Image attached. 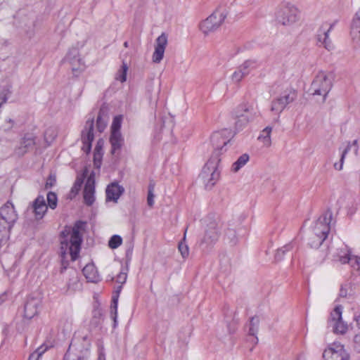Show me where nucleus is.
Returning a JSON list of instances; mask_svg holds the SVG:
<instances>
[{"label":"nucleus","mask_w":360,"mask_h":360,"mask_svg":"<svg viewBox=\"0 0 360 360\" xmlns=\"http://www.w3.org/2000/svg\"><path fill=\"white\" fill-rule=\"evenodd\" d=\"M84 223L77 221L72 227H65L61 233L60 255L63 269L67 268L68 261V255H70L72 261L76 260L79 254L82 242V231L84 230Z\"/></svg>","instance_id":"f257e3e1"},{"label":"nucleus","mask_w":360,"mask_h":360,"mask_svg":"<svg viewBox=\"0 0 360 360\" xmlns=\"http://www.w3.org/2000/svg\"><path fill=\"white\" fill-rule=\"evenodd\" d=\"M331 220L332 213L327 211L315 221L307 239L311 248H318L326 240L330 229Z\"/></svg>","instance_id":"f03ea898"},{"label":"nucleus","mask_w":360,"mask_h":360,"mask_svg":"<svg viewBox=\"0 0 360 360\" xmlns=\"http://www.w3.org/2000/svg\"><path fill=\"white\" fill-rule=\"evenodd\" d=\"M91 337L89 334L76 335L69 346L67 354L78 360H86L90 356Z\"/></svg>","instance_id":"7ed1b4c3"},{"label":"nucleus","mask_w":360,"mask_h":360,"mask_svg":"<svg viewBox=\"0 0 360 360\" xmlns=\"http://www.w3.org/2000/svg\"><path fill=\"white\" fill-rule=\"evenodd\" d=\"M219 162V158L210 160L202 168L200 177L207 188H211L219 179L220 172L218 169Z\"/></svg>","instance_id":"20e7f679"},{"label":"nucleus","mask_w":360,"mask_h":360,"mask_svg":"<svg viewBox=\"0 0 360 360\" xmlns=\"http://www.w3.org/2000/svg\"><path fill=\"white\" fill-rule=\"evenodd\" d=\"M18 219V214L14 205L7 202L0 209V226L4 229V234L8 237L10 231Z\"/></svg>","instance_id":"39448f33"},{"label":"nucleus","mask_w":360,"mask_h":360,"mask_svg":"<svg viewBox=\"0 0 360 360\" xmlns=\"http://www.w3.org/2000/svg\"><path fill=\"white\" fill-rule=\"evenodd\" d=\"M332 76L324 71L318 72L314 79L311 88L314 95L323 96L324 99L332 87Z\"/></svg>","instance_id":"423d86ee"},{"label":"nucleus","mask_w":360,"mask_h":360,"mask_svg":"<svg viewBox=\"0 0 360 360\" xmlns=\"http://www.w3.org/2000/svg\"><path fill=\"white\" fill-rule=\"evenodd\" d=\"M297 97V92L292 87L285 89L280 96L271 102V110L276 114H280L285 108L292 103Z\"/></svg>","instance_id":"0eeeda50"},{"label":"nucleus","mask_w":360,"mask_h":360,"mask_svg":"<svg viewBox=\"0 0 360 360\" xmlns=\"http://www.w3.org/2000/svg\"><path fill=\"white\" fill-rule=\"evenodd\" d=\"M63 60L70 64L72 72L75 77L80 75L86 68L85 63L80 57L77 48H71Z\"/></svg>","instance_id":"6e6552de"},{"label":"nucleus","mask_w":360,"mask_h":360,"mask_svg":"<svg viewBox=\"0 0 360 360\" xmlns=\"http://www.w3.org/2000/svg\"><path fill=\"white\" fill-rule=\"evenodd\" d=\"M226 15L219 11H214L200 24V30L205 34L218 29L224 22Z\"/></svg>","instance_id":"1a4fd4ad"},{"label":"nucleus","mask_w":360,"mask_h":360,"mask_svg":"<svg viewBox=\"0 0 360 360\" xmlns=\"http://www.w3.org/2000/svg\"><path fill=\"white\" fill-rule=\"evenodd\" d=\"M233 114L235 117L246 118L248 122H252L260 115L258 108L248 102L239 104L234 109Z\"/></svg>","instance_id":"9d476101"},{"label":"nucleus","mask_w":360,"mask_h":360,"mask_svg":"<svg viewBox=\"0 0 360 360\" xmlns=\"http://www.w3.org/2000/svg\"><path fill=\"white\" fill-rule=\"evenodd\" d=\"M324 360H349V355L340 343L330 345L323 352Z\"/></svg>","instance_id":"9b49d317"},{"label":"nucleus","mask_w":360,"mask_h":360,"mask_svg":"<svg viewBox=\"0 0 360 360\" xmlns=\"http://www.w3.org/2000/svg\"><path fill=\"white\" fill-rule=\"evenodd\" d=\"M221 224L219 221H212L207 225L205 236L202 240L201 244L211 245L215 243L219 237Z\"/></svg>","instance_id":"f8f14e48"},{"label":"nucleus","mask_w":360,"mask_h":360,"mask_svg":"<svg viewBox=\"0 0 360 360\" xmlns=\"http://www.w3.org/2000/svg\"><path fill=\"white\" fill-rule=\"evenodd\" d=\"M298 19V11L293 6H287L281 8L277 15V20L283 25H288Z\"/></svg>","instance_id":"ddd939ff"},{"label":"nucleus","mask_w":360,"mask_h":360,"mask_svg":"<svg viewBox=\"0 0 360 360\" xmlns=\"http://www.w3.org/2000/svg\"><path fill=\"white\" fill-rule=\"evenodd\" d=\"M342 307L338 306L330 314V324L335 333L344 334L347 330V325L342 319Z\"/></svg>","instance_id":"4468645a"},{"label":"nucleus","mask_w":360,"mask_h":360,"mask_svg":"<svg viewBox=\"0 0 360 360\" xmlns=\"http://www.w3.org/2000/svg\"><path fill=\"white\" fill-rule=\"evenodd\" d=\"M337 21L328 25L327 22L323 23L319 29L317 39L321 45L323 46L327 50L330 51L333 49V44L329 39V33L334 27Z\"/></svg>","instance_id":"2eb2a0df"},{"label":"nucleus","mask_w":360,"mask_h":360,"mask_svg":"<svg viewBox=\"0 0 360 360\" xmlns=\"http://www.w3.org/2000/svg\"><path fill=\"white\" fill-rule=\"evenodd\" d=\"M167 44V36L165 33H162L155 41V51L153 54V61L159 63L164 57V53Z\"/></svg>","instance_id":"dca6fc26"},{"label":"nucleus","mask_w":360,"mask_h":360,"mask_svg":"<svg viewBox=\"0 0 360 360\" xmlns=\"http://www.w3.org/2000/svg\"><path fill=\"white\" fill-rule=\"evenodd\" d=\"M41 302V300L39 297H28L24 307V317L31 319L35 316L38 314Z\"/></svg>","instance_id":"f3484780"},{"label":"nucleus","mask_w":360,"mask_h":360,"mask_svg":"<svg viewBox=\"0 0 360 360\" xmlns=\"http://www.w3.org/2000/svg\"><path fill=\"white\" fill-rule=\"evenodd\" d=\"M84 200L86 205H91L95 201V181L89 176L86 181L84 189Z\"/></svg>","instance_id":"a211bd4d"},{"label":"nucleus","mask_w":360,"mask_h":360,"mask_svg":"<svg viewBox=\"0 0 360 360\" xmlns=\"http://www.w3.org/2000/svg\"><path fill=\"white\" fill-rule=\"evenodd\" d=\"M109 109L107 105L103 104L98 111L96 117V131L101 134L105 129L108 119H109Z\"/></svg>","instance_id":"6ab92c4d"},{"label":"nucleus","mask_w":360,"mask_h":360,"mask_svg":"<svg viewBox=\"0 0 360 360\" xmlns=\"http://www.w3.org/2000/svg\"><path fill=\"white\" fill-rule=\"evenodd\" d=\"M48 209L45 199L43 196H38L32 202V210L37 220L41 219L45 215Z\"/></svg>","instance_id":"aec40b11"},{"label":"nucleus","mask_w":360,"mask_h":360,"mask_svg":"<svg viewBox=\"0 0 360 360\" xmlns=\"http://www.w3.org/2000/svg\"><path fill=\"white\" fill-rule=\"evenodd\" d=\"M350 35L353 42L356 45L360 46V8L353 18Z\"/></svg>","instance_id":"412c9836"},{"label":"nucleus","mask_w":360,"mask_h":360,"mask_svg":"<svg viewBox=\"0 0 360 360\" xmlns=\"http://www.w3.org/2000/svg\"><path fill=\"white\" fill-rule=\"evenodd\" d=\"M211 142L214 151L222 153L226 151L231 144V139H228V136H212Z\"/></svg>","instance_id":"4be33fe9"},{"label":"nucleus","mask_w":360,"mask_h":360,"mask_svg":"<svg viewBox=\"0 0 360 360\" xmlns=\"http://www.w3.org/2000/svg\"><path fill=\"white\" fill-rule=\"evenodd\" d=\"M358 148H359V147H358V145H357V141L356 140L354 141L351 143H347L346 147L342 149L340 161L337 162H334V164H333L334 169L338 170V171L342 170V168H343L344 160H345L346 154L349 150H352L354 152V155H356L357 153H358Z\"/></svg>","instance_id":"5701e85b"},{"label":"nucleus","mask_w":360,"mask_h":360,"mask_svg":"<svg viewBox=\"0 0 360 360\" xmlns=\"http://www.w3.org/2000/svg\"><path fill=\"white\" fill-rule=\"evenodd\" d=\"M124 191V188L117 184L113 183L106 188V200L117 202Z\"/></svg>","instance_id":"b1692460"},{"label":"nucleus","mask_w":360,"mask_h":360,"mask_svg":"<svg viewBox=\"0 0 360 360\" xmlns=\"http://www.w3.org/2000/svg\"><path fill=\"white\" fill-rule=\"evenodd\" d=\"M82 272L88 281L92 283H97L100 279L98 271L93 264H86L82 269Z\"/></svg>","instance_id":"393cba45"},{"label":"nucleus","mask_w":360,"mask_h":360,"mask_svg":"<svg viewBox=\"0 0 360 360\" xmlns=\"http://www.w3.org/2000/svg\"><path fill=\"white\" fill-rule=\"evenodd\" d=\"M351 257L349 250L345 247L338 250V252L333 255V259L340 262L341 264H347L349 262Z\"/></svg>","instance_id":"a878e982"},{"label":"nucleus","mask_w":360,"mask_h":360,"mask_svg":"<svg viewBox=\"0 0 360 360\" xmlns=\"http://www.w3.org/2000/svg\"><path fill=\"white\" fill-rule=\"evenodd\" d=\"M250 160V156L247 153L241 155L236 162L232 164L231 171L237 173L242 167H243Z\"/></svg>","instance_id":"bb28decb"},{"label":"nucleus","mask_w":360,"mask_h":360,"mask_svg":"<svg viewBox=\"0 0 360 360\" xmlns=\"http://www.w3.org/2000/svg\"><path fill=\"white\" fill-rule=\"evenodd\" d=\"M258 65L259 64L256 60H247L238 67V69L245 76H247L252 70L257 68Z\"/></svg>","instance_id":"cd10ccee"},{"label":"nucleus","mask_w":360,"mask_h":360,"mask_svg":"<svg viewBox=\"0 0 360 360\" xmlns=\"http://www.w3.org/2000/svg\"><path fill=\"white\" fill-rule=\"evenodd\" d=\"M174 127L173 122L170 119L162 120L161 121V127L159 133L165 135L172 134V128Z\"/></svg>","instance_id":"c85d7f7f"},{"label":"nucleus","mask_w":360,"mask_h":360,"mask_svg":"<svg viewBox=\"0 0 360 360\" xmlns=\"http://www.w3.org/2000/svg\"><path fill=\"white\" fill-rule=\"evenodd\" d=\"M94 116L90 115L87 119L84 129L82 131L81 135H94Z\"/></svg>","instance_id":"c756f323"},{"label":"nucleus","mask_w":360,"mask_h":360,"mask_svg":"<svg viewBox=\"0 0 360 360\" xmlns=\"http://www.w3.org/2000/svg\"><path fill=\"white\" fill-rule=\"evenodd\" d=\"M122 116L117 115L113 118L111 124V134L110 135H121L120 134V128L122 126Z\"/></svg>","instance_id":"7c9ffc66"},{"label":"nucleus","mask_w":360,"mask_h":360,"mask_svg":"<svg viewBox=\"0 0 360 360\" xmlns=\"http://www.w3.org/2000/svg\"><path fill=\"white\" fill-rule=\"evenodd\" d=\"M235 126L233 129V134H236L240 132L244 128H245L248 123V120L244 117H236Z\"/></svg>","instance_id":"2f4dec72"},{"label":"nucleus","mask_w":360,"mask_h":360,"mask_svg":"<svg viewBox=\"0 0 360 360\" xmlns=\"http://www.w3.org/2000/svg\"><path fill=\"white\" fill-rule=\"evenodd\" d=\"M295 245L293 243H290L283 247L277 250L276 253L275 255V258L277 260H281L283 257V255L285 252L291 251L293 250Z\"/></svg>","instance_id":"473e14b6"},{"label":"nucleus","mask_w":360,"mask_h":360,"mask_svg":"<svg viewBox=\"0 0 360 360\" xmlns=\"http://www.w3.org/2000/svg\"><path fill=\"white\" fill-rule=\"evenodd\" d=\"M224 239L231 245H236L238 241L236 231L233 229H228L225 231Z\"/></svg>","instance_id":"72a5a7b5"},{"label":"nucleus","mask_w":360,"mask_h":360,"mask_svg":"<svg viewBox=\"0 0 360 360\" xmlns=\"http://www.w3.org/2000/svg\"><path fill=\"white\" fill-rule=\"evenodd\" d=\"M255 145L258 148H268L271 146V136H257Z\"/></svg>","instance_id":"f704fd0d"},{"label":"nucleus","mask_w":360,"mask_h":360,"mask_svg":"<svg viewBox=\"0 0 360 360\" xmlns=\"http://www.w3.org/2000/svg\"><path fill=\"white\" fill-rule=\"evenodd\" d=\"M259 323V319L257 316H254L250 319L249 323L248 334L251 336H255L258 331V327Z\"/></svg>","instance_id":"c9c22d12"},{"label":"nucleus","mask_w":360,"mask_h":360,"mask_svg":"<svg viewBox=\"0 0 360 360\" xmlns=\"http://www.w3.org/2000/svg\"><path fill=\"white\" fill-rule=\"evenodd\" d=\"M110 141L112 145V153H115L117 150H120L123 143L122 136H110Z\"/></svg>","instance_id":"e433bc0d"},{"label":"nucleus","mask_w":360,"mask_h":360,"mask_svg":"<svg viewBox=\"0 0 360 360\" xmlns=\"http://www.w3.org/2000/svg\"><path fill=\"white\" fill-rule=\"evenodd\" d=\"M154 191H155V183L151 181L148 185V197H147V204L150 207H152L155 202Z\"/></svg>","instance_id":"4c0bfd02"},{"label":"nucleus","mask_w":360,"mask_h":360,"mask_svg":"<svg viewBox=\"0 0 360 360\" xmlns=\"http://www.w3.org/2000/svg\"><path fill=\"white\" fill-rule=\"evenodd\" d=\"M48 347L41 345L30 354L28 360H41L42 355L47 350Z\"/></svg>","instance_id":"58836bf2"},{"label":"nucleus","mask_w":360,"mask_h":360,"mask_svg":"<svg viewBox=\"0 0 360 360\" xmlns=\"http://www.w3.org/2000/svg\"><path fill=\"white\" fill-rule=\"evenodd\" d=\"M185 240H186V233H184V236L182 241H181L178 245L179 251L180 252V253L184 259L187 258L189 255V248H188V246L186 244Z\"/></svg>","instance_id":"ea45409f"},{"label":"nucleus","mask_w":360,"mask_h":360,"mask_svg":"<svg viewBox=\"0 0 360 360\" xmlns=\"http://www.w3.org/2000/svg\"><path fill=\"white\" fill-rule=\"evenodd\" d=\"M94 136H82V141L83 146H82V150L84 153H89L90 152Z\"/></svg>","instance_id":"a19ab883"},{"label":"nucleus","mask_w":360,"mask_h":360,"mask_svg":"<svg viewBox=\"0 0 360 360\" xmlns=\"http://www.w3.org/2000/svg\"><path fill=\"white\" fill-rule=\"evenodd\" d=\"M47 202H48V206L52 209L54 210L57 207L58 204V198L55 193L53 192H49L47 193Z\"/></svg>","instance_id":"79ce46f5"},{"label":"nucleus","mask_w":360,"mask_h":360,"mask_svg":"<svg viewBox=\"0 0 360 360\" xmlns=\"http://www.w3.org/2000/svg\"><path fill=\"white\" fill-rule=\"evenodd\" d=\"M122 243V238L118 235L112 236L108 241V246L111 249H116Z\"/></svg>","instance_id":"37998d69"},{"label":"nucleus","mask_w":360,"mask_h":360,"mask_svg":"<svg viewBox=\"0 0 360 360\" xmlns=\"http://www.w3.org/2000/svg\"><path fill=\"white\" fill-rule=\"evenodd\" d=\"M350 266L356 271H360V257L352 255L349 262H347Z\"/></svg>","instance_id":"c03bdc74"},{"label":"nucleus","mask_w":360,"mask_h":360,"mask_svg":"<svg viewBox=\"0 0 360 360\" xmlns=\"http://www.w3.org/2000/svg\"><path fill=\"white\" fill-rule=\"evenodd\" d=\"M127 70H128V66L125 63H123L122 67H121V70L120 71V75L119 77L117 78V79H119L121 82H124L126 81L127 79Z\"/></svg>","instance_id":"a18cd8bd"},{"label":"nucleus","mask_w":360,"mask_h":360,"mask_svg":"<svg viewBox=\"0 0 360 360\" xmlns=\"http://www.w3.org/2000/svg\"><path fill=\"white\" fill-rule=\"evenodd\" d=\"M79 285V280L77 276H73L70 280V282L68 283V290H76Z\"/></svg>","instance_id":"49530a36"},{"label":"nucleus","mask_w":360,"mask_h":360,"mask_svg":"<svg viewBox=\"0 0 360 360\" xmlns=\"http://www.w3.org/2000/svg\"><path fill=\"white\" fill-rule=\"evenodd\" d=\"M103 157V152H96L94 151V162L95 167L98 168L101 163V160Z\"/></svg>","instance_id":"de8ad7c7"},{"label":"nucleus","mask_w":360,"mask_h":360,"mask_svg":"<svg viewBox=\"0 0 360 360\" xmlns=\"http://www.w3.org/2000/svg\"><path fill=\"white\" fill-rule=\"evenodd\" d=\"M111 314L112 319H113L114 324L115 325L117 323V302L114 300L113 304L111 306Z\"/></svg>","instance_id":"09e8293b"},{"label":"nucleus","mask_w":360,"mask_h":360,"mask_svg":"<svg viewBox=\"0 0 360 360\" xmlns=\"http://www.w3.org/2000/svg\"><path fill=\"white\" fill-rule=\"evenodd\" d=\"M127 278V271L125 270H122L116 277V282L120 284H123L126 282Z\"/></svg>","instance_id":"8fccbe9b"},{"label":"nucleus","mask_w":360,"mask_h":360,"mask_svg":"<svg viewBox=\"0 0 360 360\" xmlns=\"http://www.w3.org/2000/svg\"><path fill=\"white\" fill-rule=\"evenodd\" d=\"M82 179H77V180L75 181L72 189H71V193H73L74 195H76L79 191L80 190L81 187H82Z\"/></svg>","instance_id":"3c124183"},{"label":"nucleus","mask_w":360,"mask_h":360,"mask_svg":"<svg viewBox=\"0 0 360 360\" xmlns=\"http://www.w3.org/2000/svg\"><path fill=\"white\" fill-rule=\"evenodd\" d=\"M245 76L240 72V70L238 68L237 70H236L233 75H232V80L234 82H240L243 77Z\"/></svg>","instance_id":"603ef678"},{"label":"nucleus","mask_w":360,"mask_h":360,"mask_svg":"<svg viewBox=\"0 0 360 360\" xmlns=\"http://www.w3.org/2000/svg\"><path fill=\"white\" fill-rule=\"evenodd\" d=\"M56 182V176L55 174H51L46 180L45 188H49L53 186Z\"/></svg>","instance_id":"864d4df0"},{"label":"nucleus","mask_w":360,"mask_h":360,"mask_svg":"<svg viewBox=\"0 0 360 360\" xmlns=\"http://www.w3.org/2000/svg\"><path fill=\"white\" fill-rule=\"evenodd\" d=\"M104 145V141L103 139H99L97 141V143L96 145L94 151L96 152H103V147Z\"/></svg>","instance_id":"5fc2aeb1"},{"label":"nucleus","mask_w":360,"mask_h":360,"mask_svg":"<svg viewBox=\"0 0 360 360\" xmlns=\"http://www.w3.org/2000/svg\"><path fill=\"white\" fill-rule=\"evenodd\" d=\"M102 316V313L100 310H95L94 311V319H98L96 320V323L99 322L100 319Z\"/></svg>","instance_id":"6e6d98bb"},{"label":"nucleus","mask_w":360,"mask_h":360,"mask_svg":"<svg viewBox=\"0 0 360 360\" xmlns=\"http://www.w3.org/2000/svg\"><path fill=\"white\" fill-rule=\"evenodd\" d=\"M98 360H105V354L103 352V349L99 350Z\"/></svg>","instance_id":"4d7b16f0"},{"label":"nucleus","mask_w":360,"mask_h":360,"mask_svg":"<svg viewBox=\"0 0 360 360\" xmlns=\"http://www.w3.org/2000/svg\"><path fill=\"white\" fill-rule=\"evenodd\" d=\"M263 131L266 134V135H270L272 131V128L271 127H266L263 129Z\"/></svg>","instance_id":"13d9d810"},{"label":"nucleus","mask_w":360,"mask_h":360,"mask_svg":"<svg viewBox=\"0 0 360 360\" xmlns=\"http://www.w3.org/2000/svg\"><path fill=\"white\" fill-rule=\"evenodd\" d=\"M8 98L6 96V94H3V97L1 98V101H0V107L6 102Z\"/></svg>","instance_id":"bf43d9fd"},{"label":"nucleus","mask_w":360,"mask_h":360,"mask_svg":"<svg viewBox=\"0 0 360 360\" xmlns=\"http://www.w3.org/2000/svg\"><path fill=\"white\" fill-rule=\"evenodd\" d=\"M63 360H78V359H77L76 358H75L72 356H68V354H65Z\"/></svg>","instance_id":"052dcab7"},{"label":"nucleus","mask_w":360,"mask_h":360,"mask_svg":"<svg viewBox=\"0 0 360 360\" xmlns=\"http://www.w3.org/2000/svg\"><path fill=\"white\" fill-rule=\"evenodd\" d=\"M152 90H153V86H152V85H149V86H148V89H147V91H148V93L149 94H151Z\"/></svg>","instance_id":"680f3d73"},{"label":"nucleus","mask_w":360,"mask_h":360,"mask_svg":"<svg viewBox=\"0 0 360 360\" xmlns=\"http://www.w3.org/2000/svg\"><path fill=\"white\" fill-rule=\"evenodd\" d=\"M359 341H360V335H357L354 337V342L357 343Z\"/></svg>","instance_id":"e2e57ef3"},{"label":"nucleus","mask_w":360,"mask_h":360,"mask_svg":"<svg viewBox=\"0 0 360 360\" xmlns=\"http://www.w3.org/2000/svg\"><path fill=\"white\" fill-rule=\"evenodd\" d=\"M3 94H6V91H5L4 89L1 90V91H0V101H1V98H2V97H3Z\"/></svg>","instance_id":"0e129e2a"},{"label":"nucleus","mask_w":360,"mask_h":360,"mask_svg":"<svg viewBox=\"0 0 360 360\" xmlns=\"http://www.w3.org/2000/svg\"><path fill=\"white\" fill-rule=\"evenodd\" d=\"M123 45H124V46L125 48L129 47V43H128V41H125V42H124V44H123Z\"/></svg>","instance_id":"69168bd1"},{"label":"nucleus","mask_w":360,"mask_h":360,"mask_svg":"<svg viewBox=\"0 0 360 360\" xmlns=\"http://www.w3.org/2000/svg\"><path fill=\"white\" fill-rule=\"evenodd\" d=\"M227 130H228L227 129H223L221 130V134H222V135H224V133H226V132L227 131Z\"/></svg>","instance_id":"338daca9"},{"label":"nucleus","mask_w":360,"mask_h":360,"mask_svg":"<svg viewBox=\"0 0 360 360\" xmlns=\"http://www.w3.org/2000/svg\"><path fill=\"white\" fill-rule=\"evenodd\" d=\"M8 122L12 124L13 123V121L11 119H9Z\"/></svg>","instance_id":"774afa93"}]
</instances>
